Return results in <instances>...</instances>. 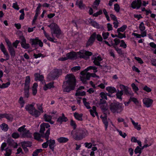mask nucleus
Here are the masks:
<instances>
[{"label": "nucleus", "instance_id": "nucleus-12", "mask_svg": "<svg viewBox=\"0 0 156 156\" xmlns=\"http://www.w3.org/2000/svg\"><path fill=\"white\" fill-rule=\"evenodd\" d=\"M119 87L121 90L122 91V92H124V94L127 95H130L131 94V92L129 90V87L127 86H125L122 84L119 85Z\"/></svg>", "mask_w": 156, "mask_h": 156}, {"label": "nucleus", "instance_id": "nucleus-34", "mask_svg": "<svg viewBox=\"0 0 156 156\" xmlns=\"http://www.w3.org/2000/svg\"><path fill=\"white\" fill-rule=\"evenodd\" d=\"M76 5L81 9L84 8V5L83 4V2L82 1H77L76 2Z\"/></svg>", "mask_w": 156, "mask_h": 156}, {"label": "nucleus", "instance_id": "nucleus-25", "mask_svg": "<svg viewBox=\"0 0 156 156\" xmlns=\"http://www.w3.org/2000/svg\"><path fill=\"white\" fill-rule=\"evenodd\" d=\"M34 135L35 139L38 140H39L41 139V137L42 136L44 137L43 136L44 135L41 134V135L39 133H34Z\"/></svg>", "mask_w": 156, "mask_h": 156}, {"label": "nucleus", "instance_id": "nucleus-37", "mask_svg": "<svg viewBox=\"0 0 156 156\" xmlns=\"http://www.w3.org/2000/svg\"><path fill=\"white\" fill-rule=\"evenodd\" d=\"M86 94V92L84 91L80 92L79 90H76V92L75 94V95L76 96H82L85 95Z\"/></svg>", "mask_w": 156, "mask_h": 156}, {"label": "nucleus", "instance_id": "nucleus-22", "mask_svg": "<svg viewBox=\"0 0 156 156\" xmlns=\"http://www.w3.org/2000/svg\"><path fill=\"white\" fill-rule=\"evenodd\" d=\"M34 76L35 77V80L36 81L37 80L42 81L43 80V76L42 75H40L37 73H36L34 74Z\"/></svg>", "mask_w": 156, "mask_h": 156}, {"label": "nucleus", "instance_id": "nucleus-62", "mask_svg": "<svg viewBox=\"0 0 156 156\" xmlns=\"http://www.w3.org/2000/svg\"><path fill=\"white\" fill-rule=\"evenodd\" d=\"M84 145H85V147H87L88 148H90L92 146V143H87L86 142L84 144Z\"/></svg>", "mask_w": 156, "mask_h": 156}, {"label": "nucleus", "instance_id": "nucleus-20", "mask_svg": "<svg viewBox=\"0 0 156 156\" xmlns=\"http://www.w3.org/2000/svg\"><path fill=\"white\" fill-rule=\"evenodd\" d=\"M57 140L59 143H65L68 141L69 139L66 137H61L58 138Z\"/></svg>", "mask_w": 156, "mask_h": 156}, {"label": "nucleus", "instance_id": "nucleus-32", "mask_svg": "<svg viewBox=\"0 0 156 156\" xmlns=\"http://www.w3.org/2000/svg\"><path fill=\"white\" fill-rule=\"evenodd\" d=\"M22 146L25 147H30L31 146V143L30 142L24 141L21 143Z\"/></svg>", "mask_w": 156, "mask_h": 156}, {"label": "nucleus", "instance_id": "nucleus-47", "mask_svg": "<svg viewBox=\"0 0 156 156\" xmlns=\"http://www.w3.org/2000/svg\"><path fill=\"white\" fill-rule=\"evenodd\" d=\"M141 148L138 146L136 147L134 151V152L136 154L139 153L140 154L141 153Z\"/></svg>", "mask_w": 156, "mask_h": 156}, {"label": "nucleus", "instance_id": "nucleus-24", "mask_svg": "<svg viewBox=\"0 0 156 156\" xmlns=\"http://www.w3.org/2000/svg\"><path fill=\"white\" fill-rule=\"evenodd\" d=\"M38 86L37 83H34L32 87V94L34 95H35L37 93V88Z\"/></svg>", "mask_w": 156, "mask_h": 156}, {"label": "nucleus", "instance_id": "nucleus-31", "mask_svg": "<svg viewBox=\"0 0 156 156\" xmlns=\"http://www.w3.org/2000/svg\"><path fill=\"white\" fill-rule=\"evenodd\" d=\"M1 129L5 131H6L8 129V126L7 124L3 123L0 125Z\"/></svg>", "mask_w": 156, "mask_h": 156}, {"label": "nucleus", "instance_id": "nucleus-3", "mask_svg": "<svg viewBox=\"0 0 156 156\" xmlns=\"http://www.w3.org/2000/svg\"><path fill=\"white\" fill-rule=\"evenodd\" d=\"M109 107L111 111L113 113H119L123 109V106L122 103L119 102H113L110 105Z\"/></svg>", "mask_w": 156, "mask_h": 156}, {"label": "nucleus", "instance_id": "nucleus-40", "mask_svg": "<svg viewBox=\"0 0 156 156\" xmlns=\"http://www.w3.org/2000/svg\"><path fill=\"white\" fill-rule=\"evenodd\" d=\"M42 150L41 149H37L34 151L32 154V156H37L38 154Z\"/></svg>", "mask_w": 156, "mask_h": 156}, {"label": "nucleus", "instance_id": "nucleus-23", "mask_svg": "<svg viewBox=\"0 0 156 156\" xmlns=\"http://www.w3.org/2000/svg\"><path fill=\"white\" fill-rule=\"evenodd\" d=\"M130 119L135 128L138 130H140L141 129L140 125H138V122H135L132 118H130Z\"/></svg>", "mask_w": 156, "mask_h": 156}, {"label": "nucleus", "instance_id": "nucleus-5", "mask_svg": "<svg viewBox=\"0 0 156 156\" xmlns=\"http://www.w3.org/2000/svg\"><path fill=\"white\" fill-rule=\"evenodd\" d=\"M87 133V132L86 130L80 129L73 135V137L76 140H80L84 137Z\"/></svg>", "mask_w": 156, "mask_h": 156}, {"label": "nucleus", "instance_id": "nucleus-13", "mask_svg": "<svg viewBox=\"0 0 156 156\" xmlns=\"http://www.w3.org/2000/svg\"><path fill=\"white\" fill-rule=\"evenodd\" d=\"M141 5V0H135L131 3V7L134 9L136 8L137 9H138L140 7Z\"/></svg>", "mask_w": 156, "mask_h": 156}, {"label": "nucleus", "instance_id": "nucleus-49", "mask_svg": "<svg viewBox=\"0 0 156 156\" xmlns=\"http://www.w3.org/2000/svg\"><path fill=\"white\" fill-rule=\"evenodd\" d=\"M5 118L10 121H12L13 119L12 115L10 114H6Z\"/></svg>", "mask_w": 156, "mask_h": 156}, {"label": "nucleus", "instance_id": "nucleus-63", "mask_svg": "<svg viewBox=\"0 0 156 156\" xmlns=\"http://www.w3.org/2000/svg\"><path fill=\"white\" fill-rule=\"evenodd\" d=\"M121 44L120 46L123 47L124 48H126L127 45L125 43L124 40H122L121 41Z\"/></svg>", "mask_w": 156, "mask_h": 156}, {"label": "nucleus", "instance_id": "nucleus-28", "mask_svg": "<svg viewBox=\"0 0 156 156\" xmlns=\"http://www.w3.org/2000/svg\"><path fill=\"white\" fill-rule=\"evenodd\" d=\"M68 119L67 117H59L57 119V121L61 124L63 122H66Z\"/></svg>", "mask_w": 156, "mask_h": 156}, {"label": "nucleus", "instance_id": "nucleus-4", "mask_svg": "<svg viewBox=\"0 0 156 156\" xmlns=\"http://www.w3.org/2000/svg\"><path fill=\"white\" fill-rule=\"evenodd\" d=\"M48 27L50 28L51 34L52 36L53 34H55L57 37L58 38L60 37V36L61 34V30L56 24L52 23L50 25H48Z\"/></svg>", "mask_w": 156, "mask_h": 156}, {"label": "nucleus", "instance_id": "nucleus-33", "mask_svg": "<svg viewBox=\"0 0 156 156\" xmlns=\"http://www.w3.org/2000/svg\"><path fill=\"white\" fill-rule=\"evenodd\" d=\"M127 26L126 25H123L120 28H119L117 30V32H123L126 29Z\"/></svg>", "mask_w": 156, "mask_h": 156}, {"label": "nucleus", "instance_id": "nucleus-15", "mask_svg": "<svg viewBox=\"0 0 156 156\" xmlns=\"http://www.w3.org/2000/svg\"><path fill=\"white\" fill-rule=\"evenodd\" d=\"M153 101L149 98H145L143 100V102L147 107L148 108L151 105Z\"/></svg>", "mask_w": 156, "mask_h": 156}, {"label": "nucleus", "instance_id": "nucleus-11", "mask_svg": "<svg viewBox=\"0 0 156 156\" xmlns=\"http://www.w3.org/2000/svg\"><path fill=\"white\" fill-rule=\"evenodd\" d=\"M96 36V32L94 33L90 36L89 39L87 42L86 44V47H87L90 46L93 44L95 41Z\"/></svg>", "mask_w": 156, "mask_h": 156}, {"label": "nucleus", "instance_id": "nucleus-39", "mask_svg": "<svg viewBox=\"0 0 156 156\" xmlns=\"http://www.w3.org/2000/svg\"><path fill=\"white\" fill-rule=\"evenodd\" d=\"M118 90V92L116 94V96L118 98L122 100V96L123 94L122 90L119 91Z\"/></svg>", "mask_w": 156, "mask_h": 156}, {"label": "nucleus", "instance_id": "nucleus-46", "mask_svg": "<svg viewBox=\"0 0 156 156\" xmlns=\"http://www.w3.org/2000/svg\"><path fill=\"white\" fill-rule=\"evenodd\" d=\"M30 40L32 43L31 44L32 45H35L38 44V40L31 39Z\"/></svg>", "mask_w": 156, "mask_h": 156}, {"label": "nucleus", "instance_id": "nucleus-57", "mask_svg": "<svg viewBox=\"0 0 156 156\" xmlns=\"http://www.w3.org/2000/svg\"><path fill=\"white\" fill-rule=\"evenodd\" d=\"M80 66H76L72 68L71 70L73 71L76 72L78 70H80Z\"/></svg>", "mask_w": 156, "mask_h": 156}, {"label": "nucleus", "instance_id": "nucleus-30", "mask_svg": "<svg viewBox=\"0 0 156 156\" xmlns=\"http://www.w3.org/2000/svg\"><path fill=\"white\" fill-rule=\"evenodd\" d=\"M106 90L109 92L113 93L116 92V89L113 87H106Z\"/></svg>", "mask_w": 156, "mask_h": 156}, {"label": "nucleus", "instance_id": "nucleus-27", "mask_svg": "<svg viewBox=\"0 0 156 156\" xmlns=\"http://www.w3.org/2000/svg\"><path fill=\"white\" fill-rule=\"evenodd\" d=\"M90 23L92 26L94 27L97 29H100V28L99 24L95 21L91 20Z\"/></svg>", "mask_w": 156, "mask_h": 156}, {"label": "nucleus", "instance_id": "nucleus-44", "mask_svg": "<svg viewBox=\"0 0 156 156\" xmlns=\"http://www.w3.org/2000/svg\"><path fill=\"white\" fill-rule=\"evenodd\" d=\"M70 125L73 127V129H75L76 128V125L73 119H71L70 122Z\"/></svg>", "mask_w": 156, "mask_h": 156}, {"label": "nucleus", "instance_id": "nucleus-45", "mask_svg": "<svg viewBox=\"0 0 156 156\" xmlns=\"http://www.w3.org/2000/svg\"><path fill=\"white\" fill-rule=\"evenodd\" d=\"M10 84V83L9 82H7L5 83H3L2 85H0V88H3L8 87Z\"/></svg>", "mask_w": 156, "mask_h": 156}, {"label": "nucleus", "instance_id": "nucleus-52", "mask_svg": "<svg viewBox=\"0 0 156 156\" xmlns=\"http://www.w3.org/2000/svg\"><path fill=\"white\" fill-rule=\"evenodd\" d=\"M19 102L21 105V107L23 106V104L24 103V101L23 100V97H21L19 99Z\"/></svg>", "mask_w": 156, "mask_h": 156}, {"label": "nucleus", "instance_id": "nucleus-8", "mask_svg": "<svg viewBox=\"0 0 156 156\" xmlns=\"http://www.w3.org/2000/svg\"><path fill=\"white\" fill-rule=\"evenodd\" d=\"M62 74V70L61 69H54L49 74V76L50 78L52 80H54L58 78Z\"/></svg>", "mask_w": 156, "mask_h": 156}, {"label": "nucleus", "instance_id": "nucleus-53", "mask_svg": "<svg viewBox=\"0 0 156 156\" xmlns=\"http://www.w3.org/2000/svg\"><path fill=\"white\" fill-rule=\"evenodd\" d=\"M120 7L118 4H115L114 5V9L115 11L117 12H119L120 10Z\"/></svg>", "mask_w": 156, "mask_h": 156}, {"label": "nucleus", "instance_id": "nucleus-16", "mask_svg": "<svg viewBox=\"0 0 156 156\" xmlns=\"http://www.w3.org/2000/svg\"><path fill=\"white\" fill-rule=\"evenodd\" d=\"M8 50L9 52L11 57L14 58L16 55L15 51L13 47L12 46L8 48Z\"/></svg>", "mask_w": 156, "mask_h": 156}, {"label": "nucleus", "instance_id": "nucleus-59", "mask_svg": "<svg viewBox=\"0 0 156 156\" xmlns=\"http://www.w3.org/2000/svg\"><path fill=\"white\" fill-rule=\"evenodd\" d=\"M80 80L81 81L84 83H87V79H86L85 76H80Z\"/></svg>", "mask_w": 156, "mask_h": 156}, {"label": "nucleus", "instance_id": "nucleus-56", "mask_svg": "<svg viewBox=\"0 0 156 156\" xmlns=\"http://www.w3.org/2000/svg\"><path fill=\"white\" fill-rule=\"evenodd\" d=\"M129 99H130V101H133L137 105L139 103V102H138V101L137 100V99L135 98L130 97V98Z\"/></svg>", "mask_w": 156, "mask_h": 156}, {"label": "nucleus", "instance_id": "nucleus-51", "mask_svg": "<svg viewBox=\"0 0 156 156\" xmlns=\"http://www.w3.org/2000/svg\"><path fill=\"white\" fill-rule=\"evenodd\" d=\"M131 87L133 90L136 92L139 90V88L134 83H132L131 84Z\"/></svg>", "mask_w": 156, "mask_h": 156}, {"label": "nucleus", "instance_id": "nucleus-9", "mask_svg": "<svg viewBox=\"0 0 156 156\" xmlns=\"http://www.w3.org/2000/svg\"><path fill=\"white\" fill-rule=\"evenodd\" d=\"M97 107H99L103 112L107 111L108 108V106L105 100L100 99V101L96 103Z\"/></svg>", "mask_w": 156, "mask_h": 156}, {"label": "nucleus", "instance_id": "nucleus-14", "mask_svg": "<svg viewBox=\"0 0 156 156\" xmlns=\"http://www.w3.org/2000/svg\"><path fill=\"white\" fill-rule=\"evenodd\" d=\"M7 142L9 146L13 147L14 148H16L18 146L17 143L15 142L14 140L11 138H8Z\"/></svg>", "mask_w": 156, "mask_h": 156}, {"label": "nucleus", "instance_id": "nucleus-35", "mask_svg": "<svg viewBox=\"0 0 156 156\" xmlns=\"http://www.w3.org/2000/svg\"><path fill=\"white\" fill-rule=\"evenodd\" d=\"M113 47L115 49L117 52L118 53L119 55H123V53L121 49L119 48L118 47L115 46H113Z\"/></svg>", "mask_w": 156, "mask_h": 156}, {"label": "nucleus", "instance_id": "nucleus-64", "mask_svg": "<svg viewBox=\"0 0 156 156\" xmlns=\"http://www.w3.org/2000/svg\"><path fill=\"white\" fill-rule=\"evenodd\" d=\"M21 46L24 49H28L30 47V45L28 44H27L26 43L24 44H22Z\"/></svg>", "mask_w": 156, "mask_h": 156}, {"label": "nucleus", "instance_id": "nucleus-29", "mask_svg": "<svg viewBox=\"0 0 156 156\" xmlns=\"http://www.w3.org/2000/svg\"><path fill=\"white\" fill-rule=\"evenodd\" d=\"M97 69V68L95 66H90L87 68L85 69L84 71H85L86 72H87L89 70L92 69L94 70L93 72L94 73H96L98 71Z\"/></svg>", "mask_w": 156, "mask_h": 156}, {"label": "nucleus", "instance_id": "nucleus-10", "mask_svg": "<svg viewBox=\"0 0 156 156\" xmlns=\"http://www.w3.org/2000/svg\"><path fill=\"white\" fill-rule=\"evenodd\" d=\"M50 128H48L47 130L44 135V138L47 140V141L44 143L42 144V147L43 148H47L48 146L49 143V137L50 134Z\"/></svg>", "mask_w": 156, "mask_h": 156}, {"label": "nucleus", "instance_id": "nucleus-61", "mask_svg": "<svg viewBox=\"0 0 156 156\" xmlns=\"http://www.w3.org/2000/svg\"><path fill=\"white\" fill-rule=\"evenodd\" d=\"M102 13V11L100 10L99 11L97 12L96 13H94L93 14V16L95 17H97L98 15L101 14Z\"/></svg>", "mask_w": 156, "mask_h": 156}, {"label": "nucleus", "instance_id": "nucleus-6", "mask_svg": "<svg viewBox=\"0 0 156 156\" xmlns=\"http://www.w3.org/2000/svg\"><path fill=\"white\" fill-rule=\"evenodd\" d=\"M30 77L29 76H26L25 81L24 90V97L27 98L29 97L30 95L29 90L30 89Z\"/></svg>", "mask_w": 156, "mask_h": 156}, {"label": "nucleus", "instance_id": "nucleus-55", "mask_svg": "<svg viewBox=\"0 0 156 156\" xmlns=\"http://www.w3.org/2000/svg\"><path fill=\"white\" fill-rule=\"evenodd\" d=\"M12 136L14 138L16 139L20 137V135L19 133L16 132H14L12 134Z\"/></svg>", "mask_w": 156, "mask_h": 156}, {"label": "nucleus", "instance_id": "nucleus-38", "mask_svg": "<svg viewBox=\"0 0 156 156\" xmlns=\"http://www.w3.org/2000/svg\"><path fill=\"white\" fill-rule=\"evenodd\" d=\"M100 95L101 97V98L100 99H101L102 100H107V95L104 92H101L100 94Z\"/></svg>", "mask_w": 156, "mask_h": 156}, {"label": "nucleus", "instance_id": "nucleus-54", "mask_svg": "<svg viewBox=\"0 0 156 156\" xmlns=\"http://www.w3.org/2000/svg\"><path fill=\"white\" fill-rule=\"evenodd\" d=\"M117 33H118V37L120 39H122L123 37L125 38L126 37L125 33L124 34H122L121 33L119 32H117Z\"/></svg>", "mask_w": 156, "mask_h": 156}, {"label": "nucleus", "instance_id": "nucleus-36", "mask_svg": "<svg viewBox=\"0 0 156 156\" xmlns=\"http://www.w3.org/2000/svg\"><path fill=\"white\" fill-rule=\"evenodd\" d=\"M44 118L45 121L48 122H50L52 118V116L45 114L44 115Z\"/></svg>", "mask_w": 156, "mask_h": 156}, {"label": "nucleus", "instance_id": "nucleus-60", "mask_svg": "<svg viewBox=\"0 0 156 156\" xmlns=\"http://www.w3.org/2000/svg\"><path fill=\"white\" fill-rule=\"evenodd\" d=\"M20 41L18 40H16L15 42H13L12 44V46L14 47L15 48H17L18 44L19 43Z\"/></svg>", "mask_w": 156, "mask_h": 156}, {"label": "nucleus", "instance_id": "nucleus-50", "mask_svg": "<svg viewBox=\"0 0 156 156\" xmlns=\"http://www.w3.org/2000/svg\"><path fill=\"white\" fill-rule=\"evenodd\" d=\"M145 27L143 22L141 23L139 26L140 30L142 32L145 29Z\"/></svg>", "mask_w": 156, "mask_h": 156}, {"label": "nucleus", "instance_id": "nucleus-1", "mask_svg": "<svg viewBox=\"0 0 156 156\" xmlns=\"http://www.w3.org/2000/svg\"><path fill=\"white\" fill-rule=\"evenodd\" d=\"M66 81L63 82L62 89L63 92H69L74 90L76 85L75 76L71 74H67L65 77Z\"/></svg>", "mask_w": 156, "mask_h": 156}, {"label": "nucleus", "instance_id": "nucleus-43", "mask_svg": "<svg viewBox=\"0 0 156 156\" xmlns=\"http://www.w3.org/2000/svg\"><path fill=\"white\" fill-rule=\"evenodd\" d=\"M114 41L115 42V43L113 44L112 43V45L113 46H116L118 45L120 43L121 41L120 40L117 38H116L114 39Z\"/></svg>", "mask_w": 156, "mask_h": 156}, {"label": "nucleus", "instance_id": "nucleus-2", "mask_svg": "<svg viewBox=\"0 0 156 156\" xmlns=\"http://www.w3.org/2000/svg\"><path fill=\"white\" fill-rule=\"evenodd\" d=\"M92 55V52L85 50H81L77 53L74 52H71L66 54L68 59H72L79 58L87 60L89 58V56Z\"/></svg>", "mask_w": 156, "mask_h": 156}, {"label": "nucleus", "instance_id": "nucleus-26", "mask_svg": "<svg viewBox=\"0 0 156 156\" xmlns=\"http://www.w3.org/2000/svg\"><path fill=\"white\" fill-rule=\"evenodd\" d=\"M102 119L103 122L105 125V129H106L108 126V123L107 120L106 115H105L103 117H102Z\"/></svg>", "mask_w": 156, "mask_h": 156}, {"label": "nucleus", "instance_id": "nucleus-48", "mask_svg": "<svg viewBox=\"0 0 156 156\" xmlns=\"http://www.w3.org/2000/svg\"><path fill=\"white\" fill-rule=\"evenodd\" d=\"M93 63L94 64L97 66H99L100 67V68L101 69H102L103 66L101 65L100 63L98 61L95 59H94V60L93 61Z\"/></svg>", "mask_w": 156, "mask_h": 156}, {"label": "nucleus", "instance_id": "nucleus-18", "mask_svg": "<svg viewBox=\"0 0 156 156\" xmlns=\"http://www.w3.org/2000/svg\"><path fill=\"white\" fill-rule=\"evenodd\" d=\"M22 136L23 137L30 138L31 137L32 134L29 132V130L26 129L23 133Z\"/></svg>", "mask_w": 156, "mask_h": 156}, {"label": "nucleus", "instance_id": "nucleus-21", "mask_svg": "<svg viewBox=\"0 0 156 156\" xmlns=\"http://www.w3.org/2000/svg\"><path fill=\"white\" fill-rule=\"evenodd\" d=\"M49 147L52 151H54L55 146V141L54 140L50 139L49 140Z\"/></svg>", "mask_w": 156, "mask_h": 156}, {"label": "nucleus", "instance_id": "nucleus-58", "mask_svg": "<svg viewBox=\"0 0 156 156\" xmlns=\"http://www.w3.org/2000/svg\"><path fill=\"white\" fill-rule=\"evenodd\" d=\"M109 33L108 32H103L102 33V36L104 39L105 40L107 39L109 36Z\"/></svg>", "mask_w": 156, "mask_h": 156}, {"label": "nucleus", "instance_id": "nucleus-42", "mask_svg": "<svg viewBox=\"0 0 156 156\" xmlns=\"http://www.w3.org/2000/svg\"><path fill=\"white\" fill-rule=\"evenodd\" d=\"M86 100L87 99L85 98H83V101L84 105L87 109H89L90 108L89 105V103L87 102Z\"/></svg>", "mask_w": 156, "mask_h": 156}, {"label": "nucleus", "instance_id": "nucleus-17", "mask_svg": "<svg viewBox=\"0 0 156 156\" xmlns=\"http://www.w3.org/2000/svg\"><path fill=\"white\" fill-rule=\"evenodd\" d=\"M73 115L75 118L78 121H82L83 120L82 114H79L77 112H75L73 113Z\"/></svg>", "mask_w": 156, "mask_h": 156}, {"label": "nucleus", "instance_id": "nucleus-19", "mask_svg": "<svg viewBox=\"0 0 156 156\" xmlns=\"http://www.w3.org/2000/svg\"><path fill=\"white\" fill-rule=\"evenodd\" d=\"M80 74L82 76H85L87 80H89L90 79V77L91 76L92 74L89 73H87L84 70L83 71H82L80 72Z\"/></svg>", "mask_w": 156, "mask_h": 156}, {"label": "nucleus", "instance_id": "nucleus-41", "mask_svg": "<svg viewBox=\"0 0 156 156\" xmlns=\"http://www.w3.org/2000/svg\"><path fill=\"white\" fill-rule=\"evenodd\" d=\"M42 104H36L37 108L40 111V112L42 113L44 111L42 107Z\"/></svg>", "mask_w": 156, "mask_h": 156}, {"label": "nucleus", "instance_id": "nucleus-7", "mask_svg": "<svg viewBox=\"0 0 156 156\" xmlns=\"http://www.w3.org/2000/svg\"><path fill=\"white\" fill-rule=\"evenodd\" d=\"M25 108L30 114L36 117H38L41 114L40 112L36 109L32 104L27 106Z\"/></svg>", "mask_w": 156, "mask_h": 156}]
</instances>
